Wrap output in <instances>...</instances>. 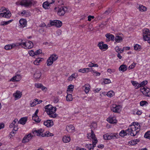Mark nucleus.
Here are the masks:
<instances>
[{
  "mask_svg": "<svg viewBox=\"0 0 150 150\" xmlns=\"http://www.w3.org/2000/svg\"><path fill=\"white\" fill-rule=\"evenodd\" d=\"M139 139H136L131 140L128 143L130 144L131 145H134L137 144V142H139Z\"/></svg>",
  "mask_w": 150,
  "mask_h": 150,
  "instance_id": "nucleus-25",
  "label": "nucleus"
},
{
  "mask_svg": "<svg viewBox=\"0 0 150 150\" xmlns=\"http://www.w3.org/2000/svg\"><path fill=\"white\" fill-rule=\"evenodd\" d=\"M41 74V71L40 70H37L34 74V77L36 79H38L40 78Z\"/></svg>",
  "mask_w": 150,
  "mask_h": 150,
  "instance_id": "nucleus-19",
  "label": "nucleus"
},
{
  "mask_svg": "<svg viewBox=\"0 0 150 150\" xmlns=\"http://www.w3.org/2000/svg\"><path fill=\"white\" fill-rule=\"evenodd\" d=\"M26 43V42H25V40H22L21 42L18 43V45H17L16 46H17L18 45H20L21 46H22L24 48Z\"/></svg>",
  "mask_w": 150,
  "mask_h": 150,
  "instance_id": "nucleus-42",
  "label": "nucleus"
},
{
  "mask_svg": "<svg viewBox=\"0 0 150 150\" xmlns=\"http://www.w3.org/2000/svg\"><path fill=\"white\" fill-rule=\"evenodd\" d=\"M33 47V43L31 41H26L24 48L26 49H30Z\"/></svg>",
  "mask_w": 150,
  "mask_h": 150,
  "instance_id": "nucleus-17",
  "label": "nucleus"
},
{
  "mask_svg": "<svg viewBox=\"0 0 150 150\" xmlns=\"http://www.w3.org/2000/svg\"><path fill=\"white\" fill-rule=\"evenodd\" d=\"M62 31L60 30H58L56 32V35L57 36H59L62 34Z\"/></svg>",
  "mask_w": 150,
  "mask_h": 150,
  "instance_id": "nucleus-56",
  "label": "nucleus"
},
{
  "mask_svg": "<svg viewBox=\"0 0 150 150\" xmlns=\"http://www.w3.org/2000/svg\"><path fill=\"white\" fill-rule=\"evenodd\" d=\"M111 8H109L107 10H106L104 13L106 15H108L110 13L111 11Z\"/></svg>",
  "mask_w": 150,
  "mask_h": 150,
  "instance_id": "nucleus-54",
  "label": "nucleus"
},
{
  "mask_svg": "<svg viewBox=\"0 0 150 150\" xmlns=\"http://www.w3.org/2000/svg\"><path fill=\"white\" fill-rule=\"evenodd\" d=\"M127 132L126 130L125 131L124 130H122L120 132L119 135L121 137H124L127 134Z\"/></svg>",
  "mask_w": 150,
  "mask_h": 150,
  "instance_id": "nucleus-40",
  "label": "nucleus"
},
{
  "mask_svg": "<svg viewBox=\"0 0 150 150\" xmlns=\"http://www.w3.org/2000/svg\"><path fill=\"white\" fill-rule=\"evenodd\" d=\"M50 5L54 3L55 0H47L46 1Z\"/></svg>",
  "mask_w": 150,
  "mask_h": 150,
  "instance_id": "nucleus-58",
  "label": "nucleus"
},
{
  "mask_svg": "<svg viewBox=\"0 0 150 150\" xmlns=\"http://www.w3.org/2000/svg\"><path fill=\"white\" fill-rule=\"evenodd\" d=\"M29 54L32 56H33L35 55V53L34 51L32 50H31L29 52Z\"/></svg>",
  "mask_w": 150,
  "mask_h": 150,
  "instance_id": "nucleus-53",
  "label": "nucleus"
},
{
  "mask_svg": "<svg viewBox=\"0 0 150 150\" xmlns=\"http://www.w3.org/2000/svg\"><path fill=\"white\" fill-rule=\"evenodd\" d=\"M145 138L150 139V131H149L146 132L144 135Z\"/></svg>",
  "mask_w": 150,
  "mask_h": 150,
  "instance_id": "nucleus-39",
  "label": "nucleus"
},
{
  "mask_svg": "<svg viewBox=\"0 0 150 150\" xmlns=\"http://www.w3.org/2000/svg\"><path fill=\"white\" fill-rule=\"evenodd\" d=\"M118 135L115 133H107L103 135V138L105 140H110L117 138Z\"/></svg>",
  "mask_w": 150,
  "mask_h": 150,
  "instance_id": "nucleus-4",
  "label": "nucleus"
},
{
  "mask_svg": "<svg viewBox=\"0 0 150 150\" xmlns=\"http://www.w3.org/2000/svg\"><path fill=\"white\" fill-rule=\"evenodd\" d=\"M141 48V46L137 44H136L134 46V49L135 50L139 51Z\"/></svg>",
  "mask_w": 150,
  "mask_h": 150,
  "instance_id": "nucleus-43",
  "label": "nucleus"
},
{
  "mask_svg": "<svg viewBox=\"0 0 150 150\" xmlns=\"http://www.w3.org/2000/svg\"><path fill=\"white\" fill-rule=\"evenodd\" d=\"M21 79V76L20 74H16L15 76H13L10 80V81L13 82L18 81Z\"/></svg>",
  "mask_w": 150,
  "mask_h": 150,
  "instance_id": "nucleus-14",
  "label": "nucleus"
},
{
  "mask_svg": "<svg viewBox=\"0 0 150 150\" xmlns=\"http://www.w3.org/2000/svg\"><path fill=\"white\" fill-rule=\"evenodd\" d=\"M62 140L64 142L68 143L70 141L71 139L69 137L65 136L63 137Z\"/></svg>",
  "mask_w": 150,
  "mask_h": 150,
  "instance_id": "nucleus-29",
  "label": "nucleus"
},
{
  "mask_svg": "<svg viewBox=\"0 0 150 150\" xmlns=\"http://www.w3.org/2000/svg\"><path fill=\"white\" fill-rule=\"evenodd\" d=\"M74 88V86L71 84L69 85L68 87V89L69 90V91H70V92H71L73 91V89Z\"/></svg>",
  "mask_w": 150,
  "mask_h": 150,
  "instance_id": "nucleus-46",
  "label": "nucleus"
},
{
  "mask_svg": "<svg viewBox=\"0 0 150 150\" xmlns=\"http://www.w3.org/2000/svg\"><path fill=\"white\" fill-rule=\"evenodd\" d=\"M27 120V118L26 117H22L20 119L19 121H18V123L23 125H25L26 123Z\"/></svg>",
  "mask_w": 150,
  "mask_h": 150,
  "instance_id": "nucleus-21",
  "label": "nucleus"
},
{
  "mask_svg": "<svg viewBox=\"0 0 150 150\" xmlns=\"http://www.w3.org/2000/svg\"><path fill=\"white\" fill-rule=\"evenodd\" d=\"M13 21V20H11L7 21H3L1 22V25H7L11 22Z\"/></svg>",
  "mask_w": 150,
  "mask_h": 150,
  "instance_id": "nucleus-37",
  "label": "nucleus"
},
{
  "mask_svg": "<svg viewBox=\"0 0 150 150\" xmlns=\"http://www.w3.org/2000/svg\"><path fill=\"white\" fill-rule=\"evenodd\" d=\"M135 64L134 63H133L129 66V69H133L135 67Z\"/></svg>",
  "mask_w": 150,
  "mask_h": 150,
  "instance_id": "nucleus-55",
  "label": "nucleus"
},
{
  "mask_svg": "<svg viewBox=\"0 0 150 150\" xmlns=\"http://www.w3.org/2000/svg\"><path fill=\"white\" fill-rule=\"evenodd\" d=\"M98 46L101 50H107L108 48V45L106 44H104V42L102 41L98 43Z\"/></svg>",
  "mask_w": 150,
  "mask_h": 150,
  "instance_id": "nucleus-11",
  "label": "nucleus"
},
{
  "mask_svg": "<svg viewBox=\"0 0 150 150\" xmlns=\"http://www.w3.org/2000/svg\"><path fill=\"white\" fill-rule=\"evenodd\" d=\"M38 100L37 98H35L34 100V101L32 102V103H31L30 106L32 107H34L35 105H36L37 104V103L38 102Z\"/></svg>",
  "mask_w": 150,
  "mask_h": 150,
  "instance_id": "nucleus-38",
  "label": "nucleus"
},
{
  "mask_svg": "<svg viewBox=\"0 0 150 150\" xmlns=\"http://www.w3.org/2000/svg\"><path fill=\"white\" fill-rule=\"evenodd\" d=\"M19 22L20 24V26L21 27L24 28L26 24L27 21L25 19H21L20 20Z\"/></svg>",
  "mask_w": 150,
  "mask_h": 150,
  "instance_id": "nucleus-20",
  "label": "nucleus"
},
{
  "mask_svg": "<svg viewBox=\"0 0 150 150\" xmlns=\"http://www.w3.org/2000/svg\"><path fill=\"white\" fill-rule=\"evenodd\" d=\"M49 6L50 4L46 1L44 2L42 4L43 7L45 9H48Z\"/></svg>",
  "mask_w": 150,
  "mask_h": 150,
  "instance_id": "nucleus-34",
  "label": "nucleus"
},
{
  "mask_svg": "<svg viewBox=\"0 0 150 150\" xmlns=\"http://www.w3.org/2000/svg\"><path fill=\"white\" fill-rule=\"evenodd\" d=\"M42 129H40L38 130H35L32 132L34 135H36L38 136H41L42 137H50L53 136L54 134L52 133H50L49 131H47L45 133H42L43 131H42Z\"/></svg>",
  "mask_w": 150,
  "mask_h": 150,
  "instance_id": "nucleus-3",
  "label": "nucleus"
},
{
  "mask_svg": "<svg viewBox=\"0 0 150 150\" xmlns=\"http://www.w3.org/2000/svg\"><path fill=\"white\" fill-rule=\"evenodd\" d=\"M18 120L16 118L12 122V123H13L15 127H18V124H19L18 123Z\"/></svg>",
  "mask_w": 150,
  "mask_h": 150,
  "instance_id": "nucleus-44",
  "label": "nucleus"
},
{
  "mask_svg": "<svg viewBox=\"0 0 150 150\" xmlns=\"http://www.w3.org/2000/svg\"><path fill=\"white\" fill-rule=\"evenodd\" d=\"M91 138H92V139H95L96 138V136L95 134H94V132L93 130H91Z\"/></svg>",
  "mask_w": 150,
  "mask_h": 150,
  "instance_id": "nucleus-49",
  "label": "nucleus"
},
{
  "mask_svg": "<svg viewBox=\"0 0 150 150\" xmlns=\"http://www.w3.org/2000/svg\"><path fill=\"white\" fill-rule=\"evenodd\" d=\"M16 46V45L13 44L12 45H8L5 46L4 48L6 50H9L11 49L13 47Z\"/></svg>",
  "mask_w": 150,
  "mask_h": 150,
  "instance_id": "nucleus-27",
  "label": "nucleus"
},
{
  "mask_svg": "<svg viewBox=\"0 0 150 150\" xmlns=\"http://www.w3.org/2000/svg\"><path fill=\"white\" fill-rule=\"evenodd\" d=\"M141 91L142 92L143 94L146 96L150 97V88H146L144 87L141 89Z\"/></svg>",
  "mask_w": 150,
  "mask_h": 150,
  "instance_id": "nucleus-9",
  "label": "nucleus"
},
{
  "mask_svg": "<svg viewBox=\"0 0 150 150\" xmlns=\"http://www.w3.org/2000/svg\"><path fill=\"white\" fill-rule=\"evenodd\" d=\"M70 76H71L73 78L75 79L78 76V75L76 73H74L72 74Z\"/></svg>",
  "mask_w": 150,
  "mask_h": 150,
  "instance_id": "nucleus-59",
  "label": "nucleus"
},
{
  "mask_svg": "<svg viewBox=\"0 0 150 150\" xmlns=\"http://www.w3.org/2000/svg\"><path fill=\"white\" fill-rule=\"evenodd\" d=\"M22 95L21 92L18 91H17L16 93L13 94V96L15 97V100L20 98L21 97Z\"/></svg>",
  "mask_w": 150,
  "mask_h": 150,
  "instance_id": "nucleus-18",
  "label": "nucleus"
},
{
  "mask_svg": "<svg viewBox=\"0 0 150 150\" xmlns=\"http://www.w3.org/2000/svg\"><path fill=\"white\" fill-rule=\"evenodd\" d=\"M59 100V98L57 97H56L54 98L53 100V101L54 103H57Z\"/></svg>",
  "mask_w": 150,
  "mask_h": 150,
  "instance_id": "nucleus-60",
  "label": "nucleus"
},
{
  "mask_svg": "<svg viewBox=\"0 0 150 150\" xmlns=\"http://www.w3.org/2000/svg\"><path fill=\"white\" fill-rule=\"evenodd\" d=\"M140 126L139 124L133 122L129 126L128 129L126 131L128 132L127 134L132 136H134L139 132L140 130Z\"/></svg>",
  "mask_w": 150,
  "mask_h": 150,
  "instance_id": "nucleus-1",
  "label": "nucleus"
},
{
  "mask_svg": "<svg viewBox=\"0 0 150 150\" xmlns=\"http://www.w3.org/2000/svg\"><path fill=\"white\" fill-rule=\"evenodd\" d=\"M143 36L144 40L146 41V39L145 37H150V33L149 30V29L147 28H145L143 29Z\"/></svg>",
  "mask_w": 150,
  "mask_h": 150,
  "instance_id": "nucleus-10",
  "label": "nucleus"
},
{
  "mask_svg": "<svg viewBox=\"0 0 150 150\" xmlns=\"http://www.w3.org/2000/svg\"><path fill=\"white\" fill-rule=\"evenodd\" d=\"M93 144H94V145H96L98 142V140H97V138L93 139Z\"/></svg>",
  "mask_w": 150,
  "mask_h": 150,
  "instance_id": "nucleus-62",
  "label": "nucleus"
},
{
  "mask_svg": "<svg viewBox=\"0 0 150 150\" xmlns=\"http://www.w3.org/2000/svg\"><path fill=\"white\" fill-rule=\"evenodd\" d=\"M42 53V50L39 49V50H37L35 52V55H37L39 54H41Z\"/></svg>",
  "mask_w": 150,
  "mask_h": 150,
  "instance_id": "nucleus-52",
  "label": "nucleus"
},
{
  "mask_svg": "<svg viewBox=\"0 0 150 150\" xmlns=\"http://www.w3.org/2000/svg\"><path fill=\"white\" fill-rule=\"evenodd\" d=\"M147 81H144L142 82L141 83L139 84V85L141 86V87L142 86H144L146 85L147 83Z\"/></svg>",
  "mask_w": 150,
  "mask_h": 150,
  "instance_id": "nucleus-51",
  "label": "nucleus"
},
{
  "mask_svg": "<svg viewBox=\"0 0 150 150\" xmlns=\"http://www.w3.org/2000/svg\"><path fill=\"white\" fill-rule=\"evenodd\" d=\"M50 57H51L52 60H53V61H54L57 60L58 57L57 55L52 54L51 55Z\"/></svg>",
  "mask_w": 150,
  "mask_h": 150,
  "instance_id": "nucleus-41",
  "label": "nucleus"
},
{
  "mask_svg": "<svg viewBox=\"0 0 150 150\" xmlns=\"http://www.w3.org/2000/svg\"><path fill=\"white\" fill-rule=\"evenodd\" d=\"M148 104V103L146 101L142 100L140 103V105L141 106H143L144 105H147Z\"/></svg>",
  "mask_w": 150,
  "mask_h": 150,
  "instance_id": "nucleus-45",
  "label": "nucleus"
},
{
  "mask_svg": "<svg viewBox=\"0 0 150 150\" xmlns=\"http://www.w3.org/2000/svg\"><path fill=\"white\" fill-rule=\"evenodd\" d=\"M89 87V86L88 85H86L85 87V91L86 93H88L90 90V88Z\"/></svg>",
  "mask_w": 150,
  "mask_h": 150,
  "instance_id": "nucleus-47",
  "label": "nucleus"
},
{
  "mask_svg": "<svg viewBox=\"0 0 150 150\" xmlns=\"http://www.w3.org/2000/svg\"><path fill=\"white\" fill-rule=\"evenodd\" d=\"M90 69L89 68L80 69L79 70V72H82V73L88 72L89 71V70Z\"/></svg>",
  "mask_w": 150,
  "mask_h": 150,
  "instance_id": "nucleus-32",
  "label": "nucleus"
},
{
  "mask_svg": "<svg viewBox=\"0 0 150 150\" xmlns=\"http://www.w3.org/2000/svg\"><path fill=\"white\" fill-rule=\"evenodd\" d=\"M105 84H108L111 83L110 80L109 79H105L104 81Z\"/></svg>",
  "mask_w": 150,
  "mask_h": 150,
  "instance_id": "nucleus-50",
  "label": "nucleus"
},
{
  "mask_svg": "<svg viewBox=\"0 0 150 150\" xmlns=\"http://www.w3.org/2000/svg\"><path fill=\"white\" fill-rule=\"evenodd\" d=\"M32 4V2L31 1L27 0H22L20 2L19 4L21 6H24L27 7L31 6Z\"/></svg>",
  "mask_w": 150,
  "mask_h": 150,
  "instance_id": "nucleus-7",
  "label": "nucleus"
},
{
  "mask_svg": "<svg viewBox=\"0 0 150 150\" xmlns=\"http://www.w3.org/2000/svg\"><path fill=\"white\" fill-rule=\"evenodd\" d=\"M105 36L107 38L106 41H109L110 40L114 41L115 39V37L113 35L110 33H107L105 35Z\"/></svg>",
  "mask_w": 150,
  "mask_h": 150,
  "instance_id": "nucleus-16",
  "label": "nucleus"
},
{
  "mask_svg": "<svg viewBox=\"0 0 150 150\" xmlns=\"http://www.w3.org/2000/svg\"><path fill=\"white\" fill-rule=\"evenodd\" d=\"M114 92L113 91H108L107 94V96L109 97H111L113 96L114 95Z\"/></svg>",
  "mask_w": 150,
  "mask_h": 150,
  "instance_id": "nucleus-36",
  "label": "nucleus"
},
{
  "mask_svg": "<svg viewBox=\"0 0 150 150\" xmlns=\"http://www.w3.org/2000/svg\"><path fill=\"white\" fill-rule=\"evenodd\" d=\"M11 16V13L9 11H6V12H4V13H0V17L2 16L7 18H9Z\"/></svg>",
  "mask_w": 150,
  "mask_h": 150,
  "instance_id": "nucleus-12",
  "label": "nucleus"
},
{
  "mask_svg": "<svg viewBox=\"0 0 150 150\" xmlns=\"http://www.w3.org/2000/svg\"><path fill=\"white\" fill-rule=\"evenodd\" d=\"M122 40V38L118 35L116 36L115 38V41L117 42H121Z\"/></svg>",
  "mask_w": 150,
  "mask_h": 150,
  "instance_id": "nucleus-33",
  "label": "nucleus"
},
{
  "mask_svg": "<svg viewBox=\"0 0 150 150\" xmlns=\"http://www.w3.org/2000/svg\"><path fill=\"white\" fill-rule=\"evenodd\" d=\"M45 111L47 114L51 117L54 118L57 117V114L55 113L57 108L53 107L51 105H48L45 107Z\"/></svg>",
  "mask_w": 150,
  "mask_h": 150,
  "instance_id": "nucleus-2",
  "label": "nucleus"
},
{
  "mask_svg": "<svg viewBox=\"0 0 150 150\" xmlns=\"http://www.w3.org/2000/svg\"><path fill=\"white\" fill-rule=\"evenodd\" d=\"M94 18V17L93 16H88V21H90L91 19H93Z\"/></svg>",
  "mask_w": 150,
  "mask_h": 150,
  "instance_id": "nucleus-61",
  "label": "nucleus"
},
{
  "mask_svg": "<svg viewBox=\"0 0 150 150\" xmlns=\"http://www.w3.org/2000/svg\"><path fill=\"white\" fill-rule=\"evenodd\" d=\"M127 69V66L125 65H121L119 68V71L124 72L126 71Z\"/></svg>",
  "mask_w": 150,
  "mask_h": 150,
  "instance_id": "nucleus-24",
  "label": "nucleus"
},
{
  "mask_svg": "<svg viewBox=\"0 0 150 150\" xmlns=\"http://www.w3.org/2000/svg\"><path fill=\"white\" fill-rule=\"evenodd\" d=\"M139 10L141 11H145L147 10V8L143 5H140L139 7Z\"/></svg>",
  "mask_w": 150,
  "mask_h": 150,
  "instance_id": "nucleus-30",
  "label": "nucleus"
},
{
  "mask_svg": "<svg viewBox=\"0 0 150 150\" xmlns=\"http://www.w3.org/2000/svg\"><path fill=\"white\" fill-rule=\"evenodd\" d=\"M33 137L31 134L25 135L23 138L22 140V142L23 143H27L30 141Z\"/></svg>",
  "mask_w": 150,
  "mask_h": 150,
  "instance_id": "nucleus-8",
  "label": "nucleus"
},
{
  "mask_svg": "<svg viewBox=\"0 0 150 150\" xmlns=\"http://www.w3.org/2000/svg\"><path fill=\"white\" fill-rule=\"evenodd\" d=\"M43 124L47 127H51L54 125L53 121L51 120H47L46 121L44 122Z\"/></svg>",
  "mask_w": 150,
  "mask_h": 150,
  "instance_id": "nucleus-15",
  "label": "nucleus"
},
{
  "mask_svg": "<svg viewBox=\"0 0 150 150\" xmlns=\"http://www.w3.org/2000/svg\"><path fill=\"white\" fill-rule=\"evenodd\" d=\"M115 50L118 53L120 51V48H119V47L118 46H116L115 47Z\"/></svg>",
  "mask_w": 150,
  "mask_h": 150,
  "instance_id": "nucleus-64",
  "label": "nucleus"
},
{
  "mask_svg": "<svg viewBox=\"0 0 150 150\" xmlns=\"http://www.w3.org/2000/svg\"><path fill=\"white\" fill-rule=\"evenodd\" d=\"M131 82L133 86L136 87V88L141 87V86L139 85V84L137 81H132Z\"/></svg>",
  "mask_w": 150,
  "mask_h": 150,
  "instance_id": "nucleus-28",
  "label": "nucleus"
},
{
  "mask_svg": "<svg viewBox=\"0 0 150 150\" xmlns=\"http://www.w3.org/2000/svg\"><path fill=\"white\" fill-rule=\"evenodd\" d=\"M107 120L108 122L112 124H114L117 122V120L115 117L108 118Z\"/></svg>",
  "mask_w": 150,
  "mask_h": 150,
  "instance_id": "nucleus-23",
  "label": "nucleus"
},
{
  "mask_svg": "<svg viewBox=\"0 0 150 150\" xmlns=\"http://www.w3.org/2000/svg\"><path fill=\"white\" fill-rule=\"evenodd\" d=\"M88 67H98V65L97 64H94L93 63H91L88 64Z\"/></svg>",
  "mask_w": 150,
  "mask_h": 150,
  "instance_id": "nucleus-48",
  "label": "nucleus"
},
{
  "mask_svg": "<svg viewBox=\"0 0 150 150\" xmlns=\"http://www.w3.org/2000/svg\"><path fill=\"white\" fill-rule=\"evenodd\" d=\"M67 10V7L61 6L59 8L57 13L60 16H63Z\"/></svg>",
  "mask_w": 150,
  "mask_h": 150,
  "instance_id": "nucleus-6",
  "label": "nucleus"
},
{
  "mask_svg": "<svg viewBox=\"0 0 150 150\" xmlns=\"http://www.w3.org/2000/svg\"><path fill=\"white\" fill-rule=\"evenodd\" d=\"M74 129V127L72 125L67 126L66 127V130L68 132H71Z\"/></svg>",
  "mask_w": 150,
  "mask_h": 150,
  "instance_id": "nucleus-22",
  "label": "nucleus"
},
{
  "mask_svg": "<svg viewBox=\"0 0 150 150\" xmlns=\"http://www.w3.org/2000/svg\"><path fill=\"white\" fill-rule=\"evenodd\" d=\"M43 60V58H37L36 59L34 62L33 63L35 65H38L39 63Z\"/></svg>",
  "mask_w": 150,
  "mask_h": 150,
  "instance_id": "nucleus-26",
  "label": "nucleus"
},
{
  "mask_svg": "<svg viewBox=\"0 0 150 150\" xmlns=\"http://www.w3.org/2000/svg\"><path fill=\"white\" fill-rule=\"evenodd\" d=\"M53 60H52L51 57H49L47 61V64L48 66L51 65L53 63Z\"/></svg>",
  "mask_w": 150,
  "mask_h": 150,
  "instance_id": "nucleus-31",
  "label": "nucleus"
},
{
  "mask_svg": "<svg viewBox=\"0 0 150 150\" xmlns=\"http://www.w3.org/2000/svg\"><path fill=\"white\" fill-rule=\"evenodd\" d=\"M120 105L113 104L111 108V110L114 112H119L120 111Z\"/></svg>",
  "mask_w": 150,
  "mask_h": 150,
  "instance_id": "nucleus-13",
  "label": "nucleus"
},
{
  "mask_svg": "<svg viewBox=\"0 0 150 150\" xmlns=\"http://www.w3.org/2000/svg\"><path fill=\"white\" fill-rule=\"evenodd\" d=\"M35 86L38 88H41L42 86V85L40 83H38L35 84Z\"/></svg>",
  "mask_w": 150,
  "mask_h": 150,
  "instance_id": "nucleus-57",
  "label": "nucleus"
},
{
  "mask_svg": "<svg viewBox=\"0 0 150 150\" xmlns=\"http://www.w3.org/2000/svg\"><path fill=\"white\" fill-rule=\"evenodd\" d=\"M50 23L51 25H55L58 28L60 27L62 25V22L58 20H51L50 21Z\"/></svg>",
  "mask_w": 150,
  "mask_h": 150,
  "instance_id": "nucleus-5",
  "label": "nucleus"
},
{
  "mask_svg": "<svg viewBox=\"0 0 150 150\" xmlns=\"http://www.w3.org/2000/svg\"><path fill=\"white\" fill-rule=\"evenodd\" d=\"M66 100L67 101H70L73 100V98L71 94H67L66 97Z\"/></svg>",
  "mask_w": 150,
  "mask_h": 150,
  "instance_id": "nucleus-35",
  "label": "nucleus"
},
{
  "mask_svg": "<svg viewBox=\"0 0 150 150\" xmlns=\"http://www.w3.org/2000/svg\"><path fill=\"white\" fill-rule=\"evenodd\" d=\"M115 71V70L114 69L112 70L110 69H108L107 70V71L110 74H111L112 72H114Z\"/></svg>",
  "mask_w": 150,
  "mask_h": 150,
  "instance_id": "nucleus-63",
  "label": "nucleus"
}]
</instances>
